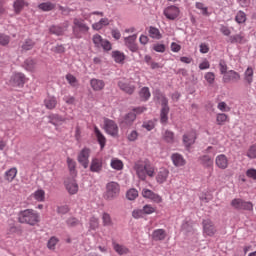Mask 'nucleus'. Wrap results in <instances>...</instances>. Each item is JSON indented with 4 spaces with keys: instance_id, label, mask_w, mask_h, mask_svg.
I'll list each match as a JSON object with an SVG mask.
<instances>
[{
    "instance_id": "473e14b6",
    "label": "nucleus",
    "mask_w": 256,
    "mask_h": 256,
    "mask_svg": "<svg viewBox=\"0 0 256 256\" xmlns=\"http://www.w3.org/2000/svg\"><path fill=\"white\" fill-rule=\"evenodd\" d=\"M44 105H45L46 109H50V110L55 109V107H57V98L48 96L44 100Z\"/></svg>"
},
{
    "instance_id": "3c124183",
    "label": "nucleus",
    "mask_w": 256,
    "mask_h": 256,
    "mask_svg": "<svg viewBox=\"0 0 256 256\" xmlns=\"http://www.w3.org/2000/svg\"><path fill=\"white\" fill-rule=\"evenodd\" d=\"M137 139H139V132L137 130H132L127 134V140L131 143H134Z\"/></svg>"
},
{
    "instance_id": "37998d69",
    "label": "nucleus",
    "mask_w": 256,
    "mask_h": 256,
    "mask_svg": "<svg viewBox=\"0 0 256 256\" xmlns=\"http://www.w3.org/2000/svg\"><path fill=\"white\" fill-rule=\"evenodd\" d=\"M33 47H35V41L28 38V39L24 40V42L22 44V51H31V49H33Z\"/></svg>"
},
{
    "instance_id": "e433bc0d",
    "label": "nucleus",
    "mask_w": 256,
    "mask_h": 256,
    "mask_svg": "<svg viewBox=\"0 0 256 256\" xmlns=\"http://www.w3.org/2000/svg\"><path fill=\"white\" fill-rule=\"evenodd\" d=\"M135 119H137V114L135 112H129L124 116L123 123H125V125L130 126V125H133V122L135 121Z\"/></svg>"
},
{
    "instance_id": "c756f323",
    "label": "nucleus",
    "mask_w": 256,
    "mask_h": 256,
    "mask_svg": "<svg viewBox=\"0 0 256 256\" xmlns=\"http://www.w3.org/2000/svg\"><path fill=\"white\" fill-rule=\"evenodd\" d=\"M198 161H200L203 167H206V168L213 167V158H211V156L209 155L200 156L198 158Z\"/></svg>"
},
{
    "instance_id": "a878e982",
    "label": "nucleus",
    "mask_w": 256,
    "mask_h": 256,
    "mask_svg": "<svg viewBox=\"0 0 256 256\" xmlns=\"http://www.w3.org/2000/svg\"><path fill=\"white\" fill-rule=\"evenodd\" d=\"M109 23H110L109 18L103 17L98 22L92 24V29L94 31H101V29H103V27L109 26Z\"/></svg>"
},
{
    "instance_id": "69168bd1",
    "label": "nucleus",
    "mask_w": 256,
    "mask_h": 256,
    "mask_svg": "<svg viewBox=\"0 0 256 256\" xmlns=\"http://www.w3.org/2000/svg\"><path fill=\"white\" fill-rule=\"evenodd\" d=\"M102 49H104V51H111L112 46H111V42H109V40L104 39L101 46Z\"/></svg>"
},
{
    "instance_id": "09e8293b",
    "label": "nucleus",
    "mask_w": 256,
    "mask_h": 256,
    "mask_svg": "<svg viewBox=\"0 0 256 256\" xmlns=\"http://www.w3.org/2000/svg\"><path fill=\"white\" fill-rule=\"evenodd\" d=\"M66 81H68V83H69V85H71V87L79 86V81L77 80V77L73 76V74H67Z\"/></svg>"
},
{
    "instance_id": "a211bd4d",
    "label": "nucleus",
    "mask_w": 256,
    "mask_h": 256,
    "mask_svg": "<svg viewBox=\"0 0 256 256\" xmlns=\"http://www.w3.org/2000/svg\"><path fill=\"white\" fill-rule=\"evenodd\" d=\"M215 165L218 167V169L225 170L227 167H229V159L225 154H220L216 156Z\"/></svg>"
},
{
    "instance_id": "c85d7f7f",
    "label": "nucleus",
    "mask_w": 256,
    "mask_h": 256,
    "mask_svg": "<svg viewBox=\"0 0 256 256\" xmlns=\"http://www.w3.org/2000/svg\"><path fill=\"white\" fill-rule=\"evenodd\" d=\"M67 165L70 171V175H72V177H77V162H75V160H73L72 158L68 157Z\"/></svg>"
},
{
    "instance_id": "6ab92c4d",
    "label": "nucleus",
    "mask_w": 256,
    "mask_h": 256,
    "mask_svg": "<svg viewBox=\"0 0 256 256\" xmlns=\"http://www.w3.org/2000/svg\"><path fill=\"white\" fill-rule=\"evenodd\" d=\"M90 171L92 173H100L103 171V160L99 158H92L90 163Z\"/></svg>"
},
{
    "instance_id": "a19ab883",
    "label": "nucleus",
    "mask_w": 256,
    "mask_h": 256,
    "mask_svg": "<svg viewBox=\"0 0 256 256\" xmlns=\"http://www.w3.org/2000/svg\"><path fill=\"white\" fill-rule=\"evenodd\" d=\"M15 13L19 14L25 7V0H15L13 3Z\"/></svg>"
},
{
    "instance_id": "9d476101",
    "label": "nucleus",
    "mask_w": 256,
    "mask_h": 256,
    "mask_svg": "<svg viewBox=\"0 0 256 256\" xmlns=\"http://www.w3.org/2000/svg\"><path fill=\"white\" fill-rule=\"evenodd\" d=\"M223 83H239L241 81V74L235 70H229L228 73L223 75Z\"/></svg>"
},
{
    "instance_id": "e2e57ef3",
    "label": "nucleus",
    "mask_w": 256,
    "mask_h": 256,
    "mask_svg": "<svg viewBox=\"0 0 256 256\" xmlns=\"http://www.w3.org/2000/svg\"><path fill=\"white\" fill-rule=\"evenodd\" d=\"M58 242L59 240L57 238L51 237L47 243L48 249H55V245H57Z\"/></svg>"
},
{
    "instance_id": "774afa93",
    "label": "nucleus",
    "mask_w": 256,
    "mask_h": 256,
    "mask_svg": "<svg viewBox=\"0 0 256 256\" xmlns=\"http://www.w3.org/2000/svg\"><path fill=\"white\" fill-rule=\"evenodd\" d=\"M154 51H156V53H165V46L164 44H155L153 46Z\"/></svg>"
},
{
    "instance_id": "864d4df0",
    "label": "nucleus",
    "mask_w": 256,
    "mask_h": 256,
    "mask_svg": "<svg viewBox=\"0 0 256 256\" xmlns=\"http://www.w3.org/2000/svg\"><path fill=\"white\" fill-rule=\"evenodd\" d=\"M142 211H143L144 215H151V214L155 213L156 208L152 207L151 204H146L143 206Z\"/></svg>"
},
{
    "instance_id": "79ce46f5",
    "label": "nucleus",
    "mask_w": 256,
    "mask_h": 256,
    "mask_svg": "<svg viewBox=\"0 0 256 256\" xmlns=\"http://www.w3.org/2000/svg\"><path fill=\"white\" fill-rule=\"evenodd\" d=\"M229 41L230 43L234 44V43H245V36H243L242 34H236V35H232L229 37Z\"/></svg>"
},
{
    "instance_id": "de8ad7c7",
    "label": "nucleus",
    "mask_w": 256,
    "mask_h": 256,
    "mask_svg": "<svg viewBox=\"0 0 256 256\" xmlns=\"http://www.w3.org/2000/svg\"><path fill=\"white\" fill-rule=\"evenodd\" d=\"M235 21L236 23H238L239 25L245 23V21H247V15L245 14V12L243 11H238L236 16H235Z\"/></svg>"
},
{
    "instance_id": "20e7f679",
    "label": "nucleus",
    "mask_w": 256,
    "mask_h": 256,
    "mask_svg": "<svg viewBox=\"0 0 256 256\" xmlns=\"http://www.w3.org/2000/svg\"><path fill=\"white\" fill-rule=\"evenodd\" d=\"M156 99L161 102L162 108L160 111V122L162 125H166L167 121H169V100L163 93H158Z\"/></svg>"
},
{
    "instance_id": "5fc2aeb1",
    "label": "nucleus",
    "mask_w": 256,
    "mask_h": 256,
    "mask_svg": "<svg viewBox=\"0 0 256 256\" xmlns=\"http://www.w3.org/2000/svg\"><path fill=\"white\" fill-rule=\"evenodd\" d=\"M111 167L116 169V171H121L123 169V162L121 160H112Z\"/></svg>"
},
{
    "instance_id": "4be33fe9",
    "label": "nucleus",
    "mask_w": 256,
    "mask_h": 256,
    "mask_svg": "<svg viewBox=\"0 0 256 256\" xmlns=\"http://www.w3.org/2000/svg\"><path fill=\"white\" fill-rule=\"evenodd\" d=\"M153 241H165L167 239V231L165 229H156L152 232Z\"/></svg>"
},
{
    "instance_id": "8fccbe9b",
    "label": "nucleus",
    "mask_w": 256,
    "mask_h": 256,
    "mask_svg": "<svg viewBox=\"0 0 256 256\" xmlns=\"http://www.w3.org/2000/svg\"><path fill=\"white\" fill-rule=\"evenodd\" d=\"M92 41L95 45V47H97L98 49L101 47V45L103 44V41H105V39H103V37L99 34H95L92 37Z\"/></svg>"
},
{
    "instance_id": "5701e85b",
    "label": "nucleus",
    "mask_w": 256,
    "mask_h": 256,
    "mask_svg": "<svg viewBox=\"0 0 256 256\" xmlns=\"http://www.w3.org/2000/svg\"><path fill=\"white\" fill-rule=\"evenodd\" d=\"M90 86L93 91H103V89H105V81L92 78L90 80Z\"/></svg>"
},
{
    "instance_id": "603ef678",
    "label": "nucleus",
    "mask_w": 256,
    "mask_h": 256,
    "mask_svg": "<svg viewBox=\"0 0 256 256\" xmlns=\"http://www.w3.org/2000/svg\"><path fill=\"white\" fill-rule=\"evenodd\" d=\"M195 7L196 9L202 11V15L209 16V10L207 7H205V4H203L202 2H196Z\"/></svg>"
},
{
    "instance_id": "2f4dec72",
    "label": "nucleus",
    "mask_w": 256,
    "mask_h": 256,
    "mask_svg": "<svg viewBox=\"0 0 256 256\" xmlns=\"http://www.w3.org/2000/svg\"><path fill=\"white\" fill-rule=\"evenodd\" d=\"M148 33H149V37H151V39H162L163 38L161 31H159L157 27L150 26Z\"/></svg>"
},
{
    "instance_id": "f704fd0d",
    "label": "nucleus",
    "mask_w": 256,
    "mask_h": 256,
    "mask_svg": "<svg viewBox=\"0 0 256 256\" xmlns=\"http://www.w3.org/2000/svg\"><path fill=\"white\" fill-rule=\"evenodd\" d=\"M15 177H17V168L16 167L10 168L8 171L5 172V179L9 183H11L13 181V179H15Z\"/></svg>"
},
{
    "instance_id": "9b49d317",
    "label": "nucleus",
    "mask_w": 256,
    "mask_h": 256,
    "mask_svg": "<svg viewBox=\"0 0 256 256\" xmlns=\"http://www.w3.org/2000/svg\"><path fill=\"white\" fill-rule=\"evenodd\" d=\"M182 141L186 149H191V146L195 145V141H197V134L195 131L187 132L183 135Z\"/></svg>"
},
{
    "instance_id": "680f3d73",
    "label": "nucleus",
    "mask_w": 256,
    "mask_h": 256,
    "mask_svg": "<svg viewBox=\"0 0 256 256\" xmlns=\"http://www.w3.org/2000/svg\"><path fill=\"white\" fill-rule=\"evenodd\" d=\"M144 212H143V209H135L133 210L132 212V217L134 219H142V217L144 216Z\"/></svg>"
},
{
    "instance_id": "6e6552de",
    "label": "nucleus",
    "mask_w": 256,
    "mask_h": 256,
    "mask_svg": "<svg viewBox=\"0 0 256 256\" xmlns=\"http://www.w3.org/2000/svg\"><path fill=\"white\" fill-rule=\"evenodd\" d=\"M124 45L132 53H137L139 51V46L137 45V34H133L124 38Z\"/></svg>"
},
{
    "instance_id": "412c9836",
    "label": "nucleus",
    "mask_w": 256,
    "mask_h": 256,
    "mask_svg": "<svg viewBox=\"0 0 256 256\" xmlns=\"http://www.w3.org/2000/svg\"><path fill=\"white\" fill-rule=\"evenodd\" d=\"M171 161L175 167H184V165H186L187 163V161H185V158H183V155L179 153L172 154Z\"/></svg>"
},
{
    "instance_id": "1a4fd4ad",
    "label": "nucleus",
    "mask_w": 256,
    "mask_h": 256,
    "mask_svg": "<svg viewBox=\"0 0 256 256\" xmlns=\"http://www.w3.org/2000/svg\"><path fill=\"white\" fill-rule=\"evenodd\" d=\"M89 155H91V150L89 148H83L78 154L77 161L84 167V169L89 167Z\"/></svg>"
},
{
    "instance_id": "c9c22d12",
    "label": "nucleus",
    "mask_w": 256,
    "mask_h": 256,
    "mask_svg": "<svg viewBox=\"0 0 256 256\" xmlns=\"http://www.w3.org/2000/svg\"><path fill=\"white\" fill-rule=\"evenodd\" d=\"M35 65H37V62H35L33 58H28L23 63V67L26 71H34Z\"/></svg>"
},
{
    "instance_id": "49530a36",
    "label": "nucleus",
    "mask_w": 256,
    "mask_h": 256,
    "mask_svg": "<svg viewBox=\"0 0 256 256\" xmlns=\"http://www.w3.org/2000/svg\"><path fill=\"white\" fill-rule=\"evenodd\" d=\"M136 197H139V191H137V189L131 188L130 190L127 191L126 198L129 201H135Z\"/></svg>"
},
{
    "instance_id": "13d9d810",
    "label": "nucleus",
    "mask_w": 256,
    "mask_h": 256,
    "mask_svg": "<svg viewBox=\"0 0 256 256\" xmlns=\"http://www.w3.org/2000/svg\"><path fill=\"white\" fill-rule=\"evenodd\" d=\"M10 41L11 37H9V35L0 34V45H2V47H6V45L10 43Z\"/></svg>"
},
{
    "instance_id": "dca6fc26",
    "label": "nucleus",
    "mask_w": 256,
    "mask_h": 256,
    "mask_svg": "<svg viewBox=\"0 0 256 256\" xmlns=\"http://www.w3.org/2000/svg\"><path fill=\"white\" fill-rule=\"evenodd\" d=\"M118 87L121 89V91H124V93H127V95H133L135 93V85H133L131 82H127L125 80H119L118 81Z\"/></svg>"
},
{
    "instance_id": "ddd939ff",
    "label": "nucleus",
    "mask_w": 256,
    "mask_h": 256,
    "mask_svg": "<svg viewBox=\"0 0 256 256\" xmlns=\"http://www.w3.org/2000/svg\"><path fill=\"white\" fill-rule=\"evenodd\" d=\"M142 197H144V199H150L153 203H163V198L159 194L147 188L142 190Z\"/></svg>"
},
{
    "instance_id": "4468645a",
    "label": "nucleus",
    "mask_w": 256,
    "mask_h": 256,
    "mask_svg": "<svg viewBox=\"0 0 256 256\" xmlns=\"http://www.w3.org/2000/svg\"><path fill=\"white\" fill-rule=\"evenodd\" d=\"M26 81L27 77L21 72H15L11 77V83L14 87H23Z\"/></svg>"
},
{
    "instance_id": "39448f33",
    "label": "nucleus",
    "mask_w": 256,
    "mask_h": 256,
    "mask_svg": "<svg viewBox=\"0 0 256 256\" xmlns=\"http://www.w3.org/2000/svg\"><path fill=\"white\" fill-rule=\"evenodd\" d=\"M119 193H121V186L119 183L111 181L106 184V199L108 201H113L116 197H119Z\"/></svg>"
},
{
    "instance_id": "c03bdc74",
    "label": "nucleus",
    "mask_w": 256,
    "mask_h": 256,
    "mask_svg": "<svg viewBox=\"0 0 256 256\" xmlns=\"http://www.w3.org/2000/svg\"><path fill=\"white\" fill-rule=\"evenodd\" d=\"M38 9L41 11H53V9H55V4L51 2H44L38 5Z\"/></svg>"
},
{
    "instance_id": "f03ea898",
    "label": "nucleus",
    "mask_w": 256,
    "mask_h": 256,
    "mask_svg": "<svg viewBox=\"0 0 256 256\" xmlns=\"http://www.w3.org/2000/svg\"><path fill=\"white\" fill-rule=\"evenodd\" d=\"M91 28L83 18H73L72 35L75 39H83L85 35L89 34Z\"/></svg>"
},
{
    "instance_id": "0eeeda50",
    "label": "nucleus",
    "mask_w": 256,
    "mask_h": 256,
    "mask_svg": "<svg viewBox=\"0 0 256 256\" xmlns=\"http://www.w3.org/2000/svg\"><path fill=\"white\" fill-rule=\"evenodd\" d=\"M104 129L108 135H111V137H118L119 135V126H117V123L113 120L105 119Z\"/></svg>"
},
{
    "instance_id": "bb28decb",
    "label": "nucleus",
    "mask_w": 256,
    "mask_h": 256,
    "mask_svg": "<svg viewBox=\"0 0 256 256\" xmlns=\"http://www.w3.org/2000/svg\"><path fill=\"white\" fill-rule=\"evenodd\" d=\"M253 77H254V70L253 67L248 66L247 69L244 72V82L248 85L253 84Z\"/></svg>"
},
{
    "instance_id": "7c9ffc66",
    "label": "nucleus",
    "mask_w": 256,
    "mask_h": 256,
    "mask_svg": "<svg viewBox=\"0 0 256 256\" xmlns=\"http://www.w3.org/2000/svg\"><path fill=\"white\" fill-rule=\"evenodd\" d=\"M114 251L118 253V255H127L129 253V248L124 245L118 244L116 242L112 243Z\"/></svg>"
},
{
    "instance_id": "2eb2a0df",
    "label": "nucleus",
    "mask_w": 256,
    "mask_h": 256,
    "mask_svg": "<svg viewBox=\"0 0 256 256\" xmlns=\"http://www.w3.org/2000/svg\"><path fill=\"white\" fill-rule=\"evenodd\" d=\"M163 13L166 19H169V21H175V19L179 17L180 10L177 6H168L164 9Z\"/></svg>"
},
{
    "instance_id": "423d86ee",
    "label": "nucleus",
    "mask_w": 256,
    "mask_h": 256,
    "mask_svg": "<svg viewBox=\"0 0 256 256\" xmlns=\"http://www.w3.org/2000/svg\"><path fill=\"white\" fill-rule=\"evenodd\" d=\"M231 207L238 210L253 211V203L244 201L241 198H235L231 201Z\"/></svg>"
},
{
    "instance_id": "338daca9",
    "label": "nucleus",
    "mask_w": 256,
    "mask_h": 256,
    "mask_svg": "<svg viewBox=\"0 0 256 256\" xmlns=\"http://www.w3.org/2000/svg\"><path fill=\"white\" fill-rule=\"evenodd\" d=\"M246 175L247 177H249V179H253L254 181H256V169H253V168L248 169L246 171Z\"/></svg>"
},
{
    "instance_id": "cd10ccee",
    "label": "nucleus",
    "mask_w": 256,
    "mask_h": 256,
    "mask_svg": "<svg viewBox=\"0 0 256 256\" xmlns=\"http://www.w3.org/2000/svg\"><path fill=\"white\" fill-rule=\"evenodd\" d=\"M162 139L165 143L173 145V143H175V133L170 130H165L164 133H162Z\"/></svg>"
},
{
    "instance_id": "a18cd8bd",
    "label": "nucleus",
    "mask_w": 256,
    "mask_h": 256,
    "mask_svg": "<svg viewBox=\"0 0 256 256\" xmlns=\"http://www.w3.org/2000/svg\"><path fill=\"white\" fill-rule=\"evenodd\" d=\"M229 121V116L225 113H219L216 115V123L217 125H223Z\"/></svg>"
},
{
    "instance_id": "f257e3e1",
    "label": "nucleus",
    "mask_w": 256,
    "mask_h": 256,
    "mask_svg": "<svg viewBox=\"0 0 256 256\" xmlns=\"http://www.w3.org/2000/svg\"><path fill=\"white\" fill-rule=\"evenodd\" d=\"M134 171L140 181H146L147 177H155V167L149 160L135 162Z\"/></svg>"
},
{
    "instance_id": "6e6d98bb",
    "label": "nucleus",
    "mask_w": 256,
    "mask_h": 256,
    "mask_svg": "<svg viewBox=\"0 0 256 256\" xmlns=\"http://www.w3.org/2000/svg\"><path fill=\"white\" fill-rule=\"evenodd\" d=\"M204 79L207 81V83H209V85H213V83H215V73L207 72Z\"/></svg>"
},
{
    "instance_id": "ea45409f",
    "label": "nucleus",
    "mask_w": 256,
    "mask_h": 256,
    "mask_svg": "<svg viewBox=\"0 0 256 256\" xmlns=\"http://www.w3.org/2000/svg\"><path fill=\"white\" fill-rule=\"evenodd\" d=\"M102 223L104 227H111L113 226V220L111 219V215L107 212L102 214Z\"/></svg>"
},
{
    "instance_id": "b1692460",
    "label": "nucleus",
    "mask_w": 256,
    "mask_h": 256,
    "mask_svg": "<svg viewBox=\"0 0 256 256\" xmlns=\"http://www.w3.org/2000/svg\"><path fill=\"white\" fill-rule=\"evenodd\" d=\"M169 177V170L165 168H161L158 174L156 175V181L159 183V185H163L165 181H167Z\"/></svg>"
},
{
    "instance_id": "4d7b16f0",
    "label": "nucleus",
    "mask_w": 256,
    "mask_h": 256,
    "mask_svg": "<svg viewBox=\"0 0 256 256\" xmlns=\"http://www.w3.org/2000/svg\"><path fill=\"white\" fill-rule=\"evenodd\" d=\"M99 228V219L96 218L95 216H92L90 218V229H92V231H95V229Z\"/></svg>"
},
{
    "instance_id": "bf43d9fd",
    "label": "nucleus",
    "mask_w": 256,
    "mask_h": 256,
    "mask_svg": "<svg viewBox=\"0 0 256 256\" xmlns=\"http://www.w3.org/2000/svg\"><path fill=\"white\" fill-rule=\"evenodd\" d=\"M219 69H220L221 75H223V76L226 73H228V71H227V62H225V60H220L219 61Z\"/></svg>"
},
{
    "instance_id": "0e129e2a",
    "label": "nucleus",
    "mask_w": 256,
    "mask_h": 256,
    "mask_svg": "<svg viewBox=\"0 0 256 256\" xmlns=\"http://www.w3.org/2000/svg\"><path fill=\"white\" fill-rule=\"evenodd\" d=\"M217 109H219V111H222L224 113L227 111H231V108H229V106H227V103L225 102L218 103Z\"/></svg>"
},
{
    "instance_id": "72a5a7b5",
    "label": "nucleus",
    "mask_w": 256,
    "mask_h": 256,
    "mask_svg": "<svg viewBox=\"0 0 256 256\" xmlns=\"http://www.w3.org/2000/svg\"><path fill=\"white\" fill-rule=\"evenodd\" d=\"M32 197L35 199V201H38V203H43L45 201V190L38 189L33 194Z\"/></svg>"
},
{
    "instance_id": "7ed1b4c3",
    "label": "nucleus",
    "mask_w": 256,
    "mask_h": 256,
    "mask_svg": "<svg viewBox=\"0 0 256 256\" xmlns=\"http://www.w3.org/2000/svg\"><path fill=\"white\" fill-rule=\"evenodd\" d=\"M18 221L24 225L35 227L39 223V213L33 209L22 210L18 214Z\"/></svg>"
},
{
    "instance_id": "58836bf2",
    "label": "nucleus",
    "mask_w": 256,
    "mask_h": 256,
    "mask_svg": "<svg viewBox=\"0 0 256 256\" xmlns=\"http://www.w3.org/2000/svg\"><path fill=\"white\" fill-rule=\"evenodd\" d=\"M139 95L142 101H149L151 98V91H149V87H143L140 90Z\"/></svg>"
},
{
    "instance_id": "052dcab7",
    "label": "nucleus",
    "mask_w": 256,
    "mask_h": 256,
    "mask_svg": "<svg viewBox=\"0 0 256 256\" xmlns=\"http://www.w3.org/2000/svg\"><path fill=\"white\" fill-rule=\"evenodd\" d=\"M247 157H249V159H256V144L252 145L248 152H247Z\"/></svg>"
},
{
    "instance_id": "4c0bfd02",
    "label": "nucleus",
    "mask_w": 256,
    "mask_h": 256,
    "mask_svg": "<svg viewBox=\"0 0 256 256\" xmlns=\"http://www.w3.org/2000/svg\"><path fill=\"white\" fill-rule=\"evenodd\" d=\"M112 57L115 63H123V61H125V54L119 50L113 51Z\"/></svg>"
},
{
    "instance_id": "f3484780",
    "label": "nucleus",
    "mask_w": 256,
    "mask_h": 256,
    "mask_svg": "<svg viewBox=\"0 0 256 256\" xmlns=\"http://www.w3.org/2000/svg\"><path fill=\"white\" fill-rule=\"evenodd\" d=\"M68 28H69V21H66L64 23V28L61 26L52 25L49 28V31L52 35H57V37H61V36L65 35V32L67 31Z\"/></svg>"
},
{
    "instance_id": "aec40b11",
    "label": "nucleus",
    "mask_w": 256,
    "mask_h": 256,
    "mask_svg": "<svg viewBox=\"0 0 256 256\" xmlns=\"http://www.w3.org/2000/svg\"><path fill=\"white\" fill-rule=\"evenodd\" d=\"M66 189L70 195H76L79 191V184L75 179H71L65 182Z\"/></svg>"
},
{
    "instance_id": "f8f14e48",
    "label": "nucleus",
    "mask_w": 256,
    "mask_h": 256,
    "mask_svg": "<svg viewBox=\"0 0 256 256\" xmlns=\"http://www.w3.org/2000/svg\"><path fill=\"white\" fill-rule=\"evenodd\" d=\"M203 225V233L207 235L208 237H213L215 233H217V228H215V224H213V221L211 219H205L202 221Z\"/></svg>"
},
{
    "instance_id": "393cba45",
    "label": "nucleus",
    "mask_w": 256,
    "mask_h": 256,
    "mask_svg": "<svg viewBox=\"0 0 256 256\" xmlns=\"http://www.w3.org/2000/svg\"><path fill=\"white\" fill-rule=\"evenodd\" d=\"M94 133L97 137V141L100 145V149H105V145L107 144V139L105 138L103 133H101V130H99L97 126L94 127Z\"/></svg>"
}]
</instances>
